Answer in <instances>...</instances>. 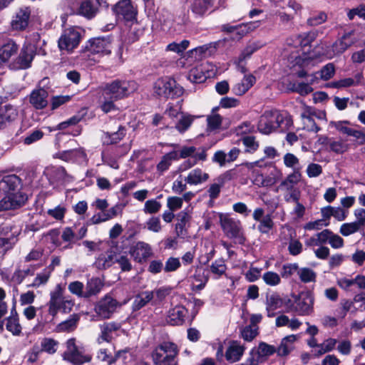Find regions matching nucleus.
<instances>
[{
  "label": "nucleus",
  "instance_id": "338daca9",
  "mask_svg": "<svg viewBox=\"0 0 365 365\" xmlns=\"http://www.w3.org/2000/svg\"><path fill=\"white\" fill-rule=\"evenodd\" d=\"M182 206V199L177 196H171L167 198V207L171 211H176Z\"/></svg>",
  "mask_w": 365,
  "mask_h": 365
},
{
  "label": "nucleus",
  "instance_id": "8fccbe9b",
  "mask_svg": "<svg viewBox=\"0 0 365 365\" xmlns=\"http://www.w3.org/2000/svg\"><path fill=\"white\" fill-rule=\"evenodd\" d=\"M257 351L259 357H267L277 352V349L265 342H260Z\"/></svg>",
  "mask_w": 365,
  "mask_h": 365
},
{
  "label": "nucleus",
  "instance_id": "69168bd1",
  "mask_svg": "<svg viewBox=\"0 0 365 365\" xmlns=\"http://www.w3.org/2000/svg\"><path fill=\"white\" fill-rule=\"evenodd\" d=\"M335 73V68L333 63H327L319 71L320 78L324 81L329 80Z\"/></svg>",
  "mask_w": 365,
  "mask_h": 365
},
{
  "label": "nucleus",
  "instance_id": "864d4df0",
  "mask_svg": "<svg viewBox=\"0 0 365 365\" xmlns=\"http://www.w3.org/2000/svg\"><path fill=\"white\" fill-rule=\"evenodd\" d=\"M51 269H46L42 272L37 274L34 282L29 284V287H38L41 284H44L48 280L51 275Z\"/></svg>",
  "mask_w": 365,
  "mask_h": 365
},
{
  "label": "nucleus",
  "instance_id": "5701e85b",
  "mask_svg": "<svg viewBox=\"0 0 365 365\" xmlns=\"http://www.w3.org/2000/svg\"><path fill=\"white\" fill-rule=\"evenodd\" d=\"M18 116L17 109L11 104L0 106V118L4 127L15 120Z\"/></svg>",
  "mask_w": 365,
  "mask_h": 365
},
{
  "label": "nucleus",
  "instance_id": "dca6fc26",
  "mask_svg": "<svg viewBox=\"0 0 365 365\" xmlns=\"http://www.w3.org/2000/svg\"><path fill=\"white\" fill-rule=\"evenodd\" d=\"M31 15L29 8H21L14 16L11 26L13 30H24L29 24V20Z\"/></svg>",
  "mask_w": 365,
  "mask_h": 365
},
{
  "label": "nucleus",
  "instance_id": "7c9ffc66",
  "mask_svg": "<svg viewBox=\"0 0 365 365\" xmlns=\"http://www.w3.org/2000/svg\"><path fill=\"white\" fill-rule=\"evenodd\" d=\"M80 320V316L78 314H73L70 317L56 326L58 332H70L74 331Z\"/></svg>",
  "mask_w": 365,
  "mask_h": 365
},
{
  "label": "nucleus",
  "instance_id": "603ef678",
  "mask_svg": "<svg viewBox=\"0 0 365 365\" xmlns=\"http://www.w3.org/2000/svg\"><path fill=\"white\" fill-rule=\"evenodd\" d=\"M257 329L258 327L250 325L246 326L241 329V336L245 341H251L258 334Z\"/></svg>",
  "mask_w": 365,
  "mask_h": 365
},
{
  "label": "nucleus",
  "instance_id": "c756f323",
  "mask_svg": "<svg viewBox=\"0 0 365 365\" xmlns=\"http://www.w3.org/2000/svg\"><path fill=\"white\" fill-rule=\"evenodd\" d=\"M190 219V215L185 210L181 211L178 214V222L176 223L175 228L178 237L184 238L186 236L187 230L185 226Z\"/></svg>",
  "mask_w": 365,
  "mask_h": 365
},
{
  "label": "nucleus",
  "instance_id": "052dcab7",
  "mask_svg": "<svg viewBox=\"0 0 365 365\" xmlns=\"http://www.w3.org/2000/svg\"><path fill=\"white\" fill-rule=\"evenodd\" d=\"M304 112H305V115L310 116L313 119L315 118L318 120L327 121V114L324 110H317L312 107H306Z\"/></svg>",
  "mask_w": 365,
  "mask_h": 365
},
{
  "label": "nucleus",
  "instance_id": "58836bf2",
  "mask_svg": "<svg viewBox=\"0 0 365 365\" xmlns=\"http://www.w3.org/2000/svg\"><path fill=\"white\" fill-rule=\"evenodd\" d=\"M103 287V284L99 278H92L88 281L86 285L85 298L97 294Z\"/></svg>",
  "mask_w": 365,
  "mask_h": 365
},
{
  "label": "nucleus",
  "instance_id": "bb28decb",
  "mask_svg": "<svg viewBox=\"0 0 365 365\" xmlns=\"http://www.w3.org/2000/svg\"><path fill=\"white\" fill-rule=\"evenodd\" d=\"M187 309L182 306H176L169 311L168 322L171 325H180L183 323L187 314Z\"/></svg>",
  "mask_w": 365,
  "mask_h": 365
},
{
  "label": "nucleus",
  "instance_id": "2f4dec72",
  "mask_svg": "<svg viewBox=\"0 0 365 365\" xmlns=\"http://www.w3.org/2000/svg\"><path fill=\"white\" fill-rule=\"evenodd\" d=\"M255 83V77L252 75L245 76L241 82L233 87L236 95L242 96Z\"/></svg>",
  "mask_w": 365,
  "mask_h": 365
},
{
  "label": "nucleus",
  "instance_id": "aec40b11",
  "mask_svg": "<svg viewBox=\"0 0 365 365\" xmlns=\"http://www.w3.org/2000/svg\"><path fill=\"white\" fill-rule=\"evenodd\" d=\"M48 93L46 90L36 89L30 94L29 102L36 109H43L48 105Z\"/></svg>",
  "mask_w": 365,
  "mask_h": 365
},
{
  "label": "nucleus",
  "instance_id": "393cba45",
  "mask_svg": "<svg viewBox=\"0 0 365 365\" xmlns=\"http://www.w3.org/2000/svg\"><path fill=\"white\" fill-rule=\"evenodd\" d=\"M209 179V174L200 168L192 170L185 178L186 183L190 185H197L205 182Z\"/></svg>",
  "mask_w": 365,
  "mask_h": 365
},
{
  "label": "nucleus",
  "instance_id": "f257e3e1",
  "mask_svg": "<svg viewBox=\"0 0 365 365\" xmlns=\"http://www.w3.org/2000/svg\"><path fill=\"white\" fill-rule=\"evenodd\" d=\"M20 182V178L16 175H6L1 180L0 190L8 195L0 200V212L16 210L25 205L27 195L23 192H13L18 189Z\"/></svg>",
  "mask_w": 365,
  "mask_h": 365
},
{
  "label": "nucleus",
  "instance_id": "bf43d9fd",
  "mask_svg": "<svg viewBox=\"0 0 365 365\" xmlns=\"http://www.w3.org/2000/svg\"><path fill=\"white\" fill-rule=\"evenodd\" d=\"M259 222L258 230L262 233L269 232L274 225V222L269 215H267Z\"/></svg>",
  "mask_w": 365,
  "mask_h": 365
},
{
  "label": "nucleus",
  "instance_id": "13d9d810",
  "mask_svg": "<svg viewBox=\"0 0 365 365\" xmlns=\"http://www.w3.org/2000/svg\"><path fill=\"white\" fill-rule=\"evenodd\" d=\"M161 206V203L156 200H149L145 202L143 211L148 214H155L159 212Z\"/></svg>",
  "mask_w": 365,
  "mask_h": 365
},
{
  "label": "nucleus",
  "instance_id": "9d476101",
  "mask_svg": "<svg viewBox=\"0 0 365 365\" xmlns=\"http://www.w3.org/2000/svg\"><path fill=\"white\" fill-rule=\"evenodd\" d=\"M348 121H337V122H331V124L333 125L337 130L339 132L347 135L348 136L353 137L354 145H362L365 144V133L360 130H356L352 128H349L345 126L344 124H348Z\"/></svg>",
  "mask_w": 365,
  "mask_h": 365
},
{
  "label": "nucleus",
  "instance_id": "4468645a",
  "mask_svg": "<svg viewBox=\"0 0 365 365\" xmlns=\"http://www.w3.org/2000/svg\"><path fill=\"white\" fill-rule=\"evenodd\" d=\"M112 36L98 37L90 41V50L93 53L110 54L112 50Z\"/></svg>",
  "mask_w": 365,
  "mask_h": 365
},
{
  "label": "nucleus",
  "instance_id": "774afa93",
  "mask_svg": "<svg viewBox=\"0 0 365 365\" xmlns=\"http://www.w3.org/2000/svg\"><path fill=\"white\" fill-rule=\"evenodd\" d=\"M284 163L288 168L299 170L298 165L299 164V159L292 153H287L284 156Z\"/></svg>",
  "mask_w": 365,
  "mask_h": 365
},
{
  "label": "nucleus",
  "instance_id": "a211bd4d",
  "mask_svg": "<svg viewBox=\"0 0 365 365\" xmlns=\"http://www.w3.org/2000/svg\"><path fill=\"white\" fill-rule=\"evenodd\" d=\"M115 11L123 16L126 21H133L135 19L137 11L131 4L130 0H121L115 4Z\"/></svg>",
  "mask_w": 365,
  "mask_h": 365
},
{
  "label": "nucleus",
  "instance_id": "f03ea898",
  "mask_svg": "<svg viewBox=\"0 0 365 365\" xmlns=\"http://www.w3.org/2000/svg\"><path fill=\"white\" fill-rule=\"evenodd\" d=\"M293 301L287 299L285 306L288 312H293L299 316H309L314 311V297L309 292H302L299 294L292 295Z\"/></svg>",
  "mask_w": 365,
  "mask_h": 365
},
{
  "label": "nucleus",
  "instance_id": "4be33fe9",
  "mask_svg": "<svg viewBox=\"0 0 365 365\" xmlns=\"http://www.w3.org/2000/svg\"><path fill=\"white\" fill-rule=\"evenodd\" d=\"M301 179L302 174L300 171L294 170L281 182L279 187L284 191L299 190L296 186L301 181Z\"/></svg>",
  "mask_w": 365,
  "mask_h": 365
},
{
  "label": "nucleus",
  "instance_id": "2eb2a0df",
  "mask_svg": "<svg viewBox=\"0 0 365 365\" xmlns=\"http://www.w3.org/2000/svg\"><path fill=\"white\" fill-rule=\"evenodd\" d=\"M286 300L287 299L284 300L277 292H272L270 294L267 293L266 294L264 302L267 317L269 318L274 317V311L282 307L284 304H285Z\"/></svg>",
  "mask_w": 365,
  "mask_h": 365
},
{
  "label": "nucleus",
  "instance_id": "0e129e2a",
  "mask_svg": "<svg viewBox=\"0 0 365 365\" xmlns=\"http://www.w3.org/2000/svg\"><path fill=\"white\" fill-rule=\"evenodd\" d=\"M79 153H83V151L80 149H72L59 152L56 155L64 161H70L78 156Z\"/></svg>",
  "mask_w": 365,
  "mask_h": 365
},
{
  "label": "nucleus",
  "instance_id": "0eeeda50",
  "mask_svg": "<svg viewBox=\"0 0 365 365\" xmlns=\"http://www.w3.org/2000/svg\"><path fill=\"white\" fill-rule=\"evenodd\" d=\"M353 32L344 34L342 37L336 40L331 45L326 46L323 54L331 59L343 53L349 46L354 43L355 41L351 38Z\"/></svg>",
  "mask_w": 365,
  "mask_h": 365
},
{
  "label": "nucleus",
  "instance_id": "4c0bfd02",
  "mask_svg": "<svg viewBox=\"0 0 365 365\" xmlns=\"http://www.w3.org/2000/svg\"><path fill=\"white\" fill-rule=\"evenodd\" d=\"M328 146L329 150L336 154H343L349 150V144L342 139H329Z\"/></svg>",
  "mask_w": 365,
  "mask_h": 365
},
{
  "label": "nucleus",
  "instance_id": "c03bdc74",
  "mask_svg": "<svg viewBox=\"0 0 365 365\" xmlns=\"http://www.w3.org/2000/svg\"><path fill=\"white\" fill-rule=\"evenodd\" d=\"M195 117L188 114H182L180 118L175 125V128L181 133L186 131L192 123L193 122Z\"/></svg>",
  "mask_w": 365,
  "mask_h": 365
},
{
  "label": "nucleus",
  "instance_id": "ddd939ff",
  "mask_svg": "<svg viewBox=\"0 0 365 365\" xmlns=\"http://www.w3.org/2000/svg\"><path fill=\"white\" fill-rule=\"evenodd\" d=\"M113 99L114 86L110 83L103 88L99 96L101 108L104 113H107L114 108Z\"/></svg>",
  "mask_w": 365,
  "mask_h": 365
},
{
  "label": "nucleus",
  "instance_id": "412c9836",
  "mask_svg": "<svg viewBox=\"0 0 365 365\" xmlns=\"http://www.w3.org/2000/svg\"><path fill=\"white\" fill-rule=\"evenodd\" d=\"M137 84L130 81H115V99L123 98L133 93Z\"/></svg>",
  "mask_w": 365,
  "mask_h": 365
},
{
  "label": "nucleus",
  "instance_id": "09e8293b",
  "mask_svg": "<svg viewBox=\"0 0 365 365\" xmlns=\"http://www.w3.org/2000/svg\"><path fill=\"white\" fill-rule=\"evenodd\" d=\"M226 269L227 267L225 261L222 259H216L210 265V271L213 274L216 275L217 278L224 274L226 272Z\"/></svg>",
  "mask_w": 365,
  "mask_h": 365
},
{
  "label": "nucleus",
  "instance_id": "3c124183",
  "mask_svg": "<svg viewBox=\"0 0 365 365\" xmlns=\"http://www.w3.org/2000/svg\"><path fill=\"white\" fill-rule=\"evenodd\" d=\"M303 122V128L308 130L317 133L320 130V128L317 125L314 120L310 116L305 115V112L301 114Z\"/></svg>",
  "mask_w": 365,
  "mask_h": 365
},
{
  "label": "nucleus",
  "instance_id": "37998d69",
  "mask_svg": "<svg viewBox=\"0 0 365 365\" xmlns=\"http://www.w3.org/2000/svg\"><path fill=\"white\" fill-rule=\"evenodd\" d=\"M101 334L98 339V341L111 342L113 339V333L114 331V323H104L101 326Z\"/></svg>",
  "mask_w": 365,
  "mask_h": 365
},
{
  "label": "nucleus",
  "instance_id": "e2e57ef3",
  "mask_svg": "<svg viewBox=\"0 0 365 365\" xmlns=\"http://www.w3.org/2000/svg\"><path fill=\"white\" fill-rule=\"evenodd\" d=\"M181 263L179 258L170 257H169L164 265L165 272H175L180 268Z\"/></svg>",
  "mask_w": 365,
  "mask_h": 365
},
{
  "label": "nucleus",
  "instance_id": "c85d7f7f",
  "mask_svg": "<svg viewBox=\"0 0 365 365\" xmlns=\"http://www.w3.org/2000/svg\"><path fill=\"white\" fill-rule=\"evenodd\" d=\"M297 340V335L292 334L284 337L277 349V353L280 356L288 355L294 349V344Z\"/></svg>",
  "mask_w": 365,
  "mask_h": 365
},
{
  "label": "nucleus",
  "instance_id": "a18cd8bd",
  "mask_svg": "<svg viewBox=\"0 0 365 365\" xmlns=\"http://www.w3.org/2000/svg\"><path fill=\"white\" fill-rule=\"evenodd\" d=\"M51 177L58 182H66L70 180V175L66 173L63 167L53 168L51 170Z\"/></svg>",
  "mask_w": 365,
  "mask_h": 365
},
{
  "label": "nucleus",
  "instance_id": "6e6552de",
  "mask_svg": "<svg viewBox=\"0 0 365 365\" xmlns=\"http://www.w3.org/2000/svg\"><path fill=\"white\" fill-rule=\"evenodd\" d=\"M66 350L63 354V359L74 365H81L91 360L90 356L83 355L76 344L74 338L69 339L66 343Z\"/></svg>",
  "mask_w": 365,
  "mask_h": 365
},
{
  "label": "nucleus",
  "instance_id": "39448f33",
  "mask_svg": "<svg viewBox=\"0 0 365 365\" xmlns=\"http://www.w3.org/2000/svg\"><path fill=\"white\" fill-rule=\"evenodd\" d=\"M178 354L176 344L164 341L155 349L152 356L155 365H176L175 358Z\"/></svg>",
  "mask_w": 365,
  "mask_h": 365
},
{
  "label": "nucleus",
  "instance_id": "de8ad7c7",
  "mask_svg": "<svg viewBox=\"0 0 365 365\" xmlns=\"http://www.w3.org/2000/svg\"><path fill=\"white\" fill-rule=\"evenodd\" d=\"M361 78V74H357L356 76V80L351 78H346L344 79L339 80L337 81H334L331 83V86L334 88H346L350 87L352 86H355L358 84Z\"/></svg>",
  "mask_w": 365,
  "mask_h": 365
},
{
  "label": "nucleus",
  "instance_id": "a19ab883",
  "mask_svg": "<svg viewBox=\"0 0 365 365\" xmlns=\"http://www.w3.org/2000/svg\"><path fill=\"white\" fill-rule=\"evenodd\" d=\"M297 274L304 283L314 282L317 278L316 272L308 267L298 268Z\"/></svg>",
  "mask_w": 365,
  "mask_h": 365
},
{
  "label": "nucleus",
  "instance_id": "9b49d317",
  "mask_svg": "<svg viewBox=\"0 0 365 365\" xmlns=\"http://www.w3.org/2000/svg\"><path fill=\"white\" fill-rule=\"evenodd\" d=\"M95 310L101 318H110L114 312V294L112 292L106 294L98 302Z\"/></svg>",
  "mask_w": 365,
  "mask_h": 365
},
{
  "label": "nucleus",
  "instance_id": "cd10ccee",
  "mask_svg": "<svg viewBox=\"0 0 365 365\" xmlns=\"http://www.w3.org/2000/svg\"><path fill=\"white\" fill-rule=\"evenodd\" d=\"M109 248L105 253L101 254L95 262L96 267L99 269H106L110 267L113 264L114 252L113 245H109Z\"/></svg>",
  "mask_w": 365,
  "mask_h": 365
},
{
  "label": "nucleus",
  "instance_id": "79ce46f5",
  "mask_svg": "<svg viewBox=\"0 0 365 365\" xmlns=\"http://www.w3.org/2000/svg\"><path fill=\"white\" fill-rule=\"evenodd\" d=\"M6 329L15 336H19L21 334V326L19 324V317L16 316H10L6 319Z\"/></svg>",
  "mask_w": 365,
  "mask_h": 365
},
{
  "label": "nucleus",
  "instance_id": "a878e982",
  "mask_svg": "<svg viewBox=\"0 0 365 365\" xmlns=\"http://www.w3.org/2000/svg\"><path fill=\"white\" fill-rule=\"evenodd\" d=\"M214 0H192L190 9L197 16H202L212 9Z\"/></svg>",
  "mask_w": 365,
  "mask_h": 365
},
{
  "label": "nucleus",
  "instance_id": "f3484780",
  "mask_svg": "<svg viewBox=\"0 0 365 365\" xmlns=\"http://www.w3.org/2000/svg\"><path fill=\"white\" fill-rule=\"evenodd\" d=\"M129 252L135 260L138 262L146 260L153 254L150 246L143 242H138L134 247L130 249Z\"/></svg>",
  "mask_w": 365,
  "mask_h": 365
},
{
  "label": "nucleus",
  "instance_id": "ea45409f",
  "mask_svg": "<svg viewBox=\"0 0 365 365\" xmlns=\"http://www.w3.org/2000/svg\"><path fill=\"white\" fill-rule=\"evenodd\" d=\"M255 24L250 23V24H240L238 26H230L229 24H225L222 27V30L226 32L232 33L236 31L237 34L240 36H242L247 34L250 30H251V26Z\"/></svg>",
  "mask_w": 365,
  "mask_h": 365
},
{
  "label": "nucleus",
  "instance_id": "6e6d98bb",
  "mask_svg": "<svg viewBox=\"0 0 365 365\" xmlns=\"http://www.w3.org/2000/svg\"><path fill=\"white\" fill-rule=\"evenodd\" d=\"M360 227L356 222L344 223L340 227V233L343 236H349L359 231Z\"/></svg>",
  "mask_w": 365,
  "mask_h": 365
},
{
  "label": "nucleus",
  "instance_id": "6ab92c4d",
  "mask_svg": "<svg viewBox=\"0 0 365 365\" xmlns=\"http://www.w3.org/2000/svg\"><path fill=\"white\" fill-rule=\"evenodd\" d=\"M245 347L237 341H232L225 351V356L227 361L234 363L240 360Z\"/></svg>",
  "mask_w": 365,
  "mask_h": 365
},
{
  "label": "nucleus",
  "instance_id": "f704fd0d",
  "mask_svg": "<svg viewBox=\"0 0 365 365\" xmlns=\"http://www.w3.org/2000/svg\"><path fill=\"white\" fill-rule=\"evenodd\" d=\"M98 9L93 1L86 0L81 2L78 13L87 19L93 18L97 14Z\"/></svg>",
  "mask_w": 365,
  "mask_h": 365
},
{
  "label": "nucleus",
  "instance_id": "b1692460",
  "mask_svg": "<svg viewBox=\"0 0 365 365\" xmlns=\"http://www.w3.org/2000/svg\"><path fill=\"white\" fill-rule=\"evenodd\" d=\"M11 229L9 227H0V254L5 253L12 248L15 243L14 235L8 236Z\"/></svg>",
  "mask_w": 365,
  "mask_h": 365
},
{
  "label": "nucleus",
  "instance_id": "1a4fd4ad",
  "mask_svg": "<svg viewBox=\"0 0 365 365\" xmlns=\"http://www.w3.org/2000/svg\"><path fill=\"white\" fill-rule=\"evenodd\" d=\"M80 40V31L74 27H71L63 31L58 41V47L61 51H72L78 46Z\"/></svg>",
  "mask_w": 365,
  "mask_h": 365
},
{
  "label": "nucleus",
  "instance_id": "4d7b16f0",
  "mask_svg": "<svg viewBox=\"0 0 365 365\" xmlns=\"http://www.w3.org/2000/svg\"><path fill=\"white\" fill-rule=\"evenodd\" d=\"M262 279L269 286H277L281 282L280 276L277 273L271 271L264 273Z\"/></svg>",
  "mask_w": 365,
  "mask_h": 365
},
{
  "label": "nucleus",
  "instance_id": "e433bc0d",
  "mask_svg": "<svg viewBox=\"0 0 365 365\" xmlns=\"http://www.w3.org/2000/svg\"><path fill=\"white\" fill-rule=\"evenodd\" d=\"M154 297L153 292L145 291L138 294L133 303V309L137 311L145 307Z\"/></svg>",
  "mask_w": 365,
  "mask_h": 365
},
{
  "label": "nucleus",
  "instance_id": "c9c22d12",
  "mask_svg": "<svg viewBox=\"0 0 365 365\" xmlns=\"http://www.w3.org/2000/svg\"><path fill=\"white\" fill-rule=\"evenodd\" d=\"M178 152L173 150L163 156L161 160L157 165V170L160 173H163L168 170L174 160H178Z\"/></svg>",
  "mask_w": 365,
  "mask_h": 365
},
{
  "label": "nucleus",
  "instance_id": "473e14b6",
  "mask_svg": "<svg viewBox=\"0 0 365 365\" xmlns=\"http://www.w3.org/2000/svg\"><path fill=\"white\" fill-rule=\"evenodd\" d=\"M206 149L205 148H199L198 152L195 154L194 158L192 160L189 159L183 162L180 166L179 167L180 171L187 170L195 165L197 164V161L202 160L204 161L207 158Z\"/></svg>",
  "mask_w": 365,
  "mask_h": 365
},
{
  "label": "nucleus",
  "instance_id": "20e7f679",
  "mask_svg": "<svg viewBox=\"0 0 365 365\" xmlns=\"http://www.w3.org/2000/svg\"><path fill=\"white\" fill-rule=\"evenodd\" d=\"M289 120L277 112L267 111L261 117L258 123V130L263 134L268 135L277 128L284 130L288 128Z\"/></svg>",
  "mask_w": 365,
  "mask_h": 365
},
{
  "label": "nucleus",
  "instance_id": "423d86ee",
  "mask_svg": "<svg viewBox=\"0 0 365 365\" xmlns=\"http://www.w3.org/2000/svg\"><path fill=\"white\" fill-rule=\"evenodd\" d=\"M154 91L159 96L174 98L181 96L184 89L173 78L165 77L155 81Z\"/></svg>",
  "mask_w": 365,
  "mask_h": 365
},
{
  "label": "nucleus",
  "instance_id": "72a5a7b5",
  "mask_svg": "<svg viewBox=\"0 0 365 365\" xmlns=\"http://www.w3.org/2000/svg\"><path fill=\"white\" fill-rule=\"evenodd\" d=\"M18 46L11 40L4 43L0 48V63L6 62L16 53Z\"/></svg>",
  "mask_w": 365,
  "mask_h": 365
},
{
  "label": "nucleus",
  "instance_id": "49530a36",
  "mask_svg": "<svg viewBox=\"0 0 365 365\" xmlns=\"http://www.w3.org/2000/svg\"><path fill=\"white\" fill-rule=\"evenodd\" d=\"M58 341L51 338H44L41 342L40 349L49 354H53L57 350Z\"/></svg>",
  "mask_w": 365,
  "mask_h": 365
},
{
  "label": "nucleus",
  "instance_id": "7ed1b4c3",
  "mask_svg": "<svg viewBox=\"0 0 365 365\" xmlns=\"http://www.w3.org/2000/svg\"><path fill=\"white\" fill-rule=\"evenodd\" d=\"M220 225L225 235L242 245L246 240L244 229L240 220L232 217L229 213H217Z\"/></svg>",
  "mask_w": 365,
  "mask_h": 365
},
{
  "label": "nucleus",
  "instance_id": "f8f14e48",
  "mask_svg": "<svg viewBox=\"0 0 365 365\" xmlns=\"http://www.w3.org/2000/svg\"><path fill=\"white\" fill-rule=\"evenodd\" d=\"M35 56V50L31 45L24 46L14 63L16 69H25L31 66Z\"/></svg>",
  "mask_w": 365,
  "mask_h": 365
},
{
  "label": "nucleus",
  "instance_id": "5fc2aeb1",
  "mask_svg": "<svg viewBox=\"0 0 365 365\" xmlns=\"http://www.w3.org/2000/svg\"><path fill=\"white\" fill-rule=\"evenodd\" d=\"M212 47V43L199 46L191 51L192 56H194L196 60H200L201 58L210 55L209 49Z\"/></svg>",
  "mask_w": 365,
  "mask_h": 365
},
{
  "label": "nucleus",
  "instance_id": "680f3d73",
  "mask_svg": "<svg viewBox=\"0 0 365 365\" xmlns=\"http://www.w3.org/2000/svg\"><path fill=\"white\" fill-rule=\"evenodd\" d=\"M84 285L82 282L78 281H75L71 282L68 284V290L73 294L79 297H84L86 295L85 291H83Z\"/></svg>",
  "mask_w": 365,
  "mask_h": 365
}]
</instances>
